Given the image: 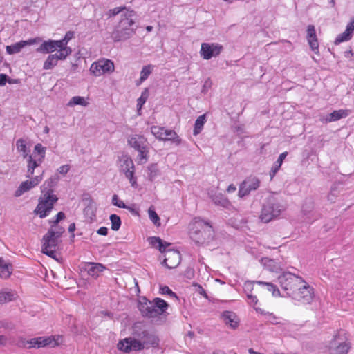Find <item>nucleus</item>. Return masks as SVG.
Returning a JSON list of instances; mask_svg holds the SVG:
<instances>
[{
    "mask_svg": "<svg viewBox=\"0 0 354 354\" xmlns=\"http://www.w3.org/2000/svg\"><path fill=\"white\" fill-rule=\"evenodd\" d=\"M190 239L198 245L215 246L217 245L216 232L211 223L196 217L189 225Z\"/></svg>",
    "mask_w": 354,
    "mask_h": 354,
    "instance_id": "f257e3e1",
    "label": "nucleus"
},
{
    "mask_svg": "<svg viewBox=\"0 0 354 354\" xmlns=\"http://www.w3.org/2000/svg\"><path fill=\"white\" fill-rule=\"evenodd\" d=\"M168 307V303L159 297L154 298L151 301L145 297H142L138 301V308L142 316L147 318L160 317L167 311Z\"/></svg>",
    "mask_w": 354,
    "mask_h": 354,
    "instance_id": "f03ea898",
    "label": "nucleus"
},
{
    "mask_svg": "<svg viewBox=\"0 0 354 354\" xmlns=\"http://www.w3.org/2000/svg\"><path fill=\"white\" fill-rule=\"evenodd\" d=\"M136 12L133 10L127 11L121 15V19L111 33V38L118 42L126 40L135 34L136 28H134L135 21L133 17Z\"/></svg>",
    "mask_w": 354,
    "mask_h": 354,
    "instance_id": "7ed1b4c3",
    "label": "nucleus"
},
{
    "mask_svg": "<svg viewBox=\"0 0 354 354\" xmlns=\"http://www.w3.org/2000/svg\"><path fill=\"white\" fill-rule=\"evenodd\" d=\"M285 210V205L277 197L269 196L262 205L259 219L264 223H269L279 218Z\"/></svg>",
    "mask_w": 354,
    "mask_h": 354,
    "instance_id": "20e7f679",
    "label": "nucleus"
},
{
    "mask_svg": "<svg viewBox=\"0 0 354 354\" xmlns=\"http://www.w3.org/2000/svg\"><path fill=\"white\" fill-rule=\"evenodd\" d=\"M132 335L142 344L146 349L156 347L159 344L158 337L142 322L134 324Z\"/></svg>",
    "mask_w": 354,
    "mask_h": 354,
    "instance_id": "39448f33",
    "label": "nucleus"
},
{
    "mask_svg": "<svg viewBox=\"0 0 354 354\" xmlns=\"http://www.w3.org/2000/svg\"><path fill=\"white\" fill-rule=\"evenodd\" d=\"M127 142L131 147L138 152V163H146L149 157L150 149L147 138L142 135L132 134L127 138Z\"/></svg>",
    "mask_w": 354,
    "mask_h": 354,
    "instance_id": "423d86ee",
    "label": "nucleus"
},
{
    "mask_svg": "<svg viewBox=\"0 0 354 354\" xmlns=\"http://www.w3.org/2000/svg\"><path fill=\"white\" fill-rule=\"evenodd\" d=\"M278 281L281 288L290 297H292L294 292L298 289V287L305 283V281L301 277L289 272H285L280 274L278 277Z\"/></svg>",
    "mask_w": 354,
    "mask_h": 354,
    "instance_id": "0eeeda50",
    "label": "nucleus"
},
{
    "mask_svg": "<svg viewBox=\"0 0 354 354\" xmlns=\"http://www.w3.org/2000/svg\"><path fill=\"white\" fill-rule=\"evenodd\" d=\"M351 348L344 330H338L330 342L328 351L330 354H348Z\"/></svg>",
    "mask_w": 354,
    "mask_h": 354,
    "instance_id": "6e6552de",
    "label": "nucleus"
},
{
    "mask_svg": "<svg viewBox=\"0 0 354 354\" xmlns=\"http://www.w3.org/2000/svg\"><path fill=\"white\" fill-rule=\"evenodd\" d=\"M57 201L58 198L55 194L41 193L34 213L39 215L41 218H46L50 213Z\"/></svg>",
    "mask_w": 354,
    "mask_h": 354,
    "instance_id": "1a4fd4ad",
    "label": "nucleus"
},
{
    "mask_svg": "<svg viewBox=\"0 0 354 354\" xmlns=\"http://www.w3.org/2000/svg\"><path fill=\"white\" fill-rule=\"evenodd\" d=\"M60 239L54 235L53 228L50 227L41 239V252L57 260L56 250Z\"/></svg>",
    "mask_w": 354,
    "mask_h": 354,
    "instance_id": "9d476101",
    "label": "nucleus"
},
{
    "mask_svg": "<svg viewBox=\"0 0 354 354\" xmlns=\"http://www.w3.org/2000/svg\"><path fill=\"white\" fill-rule=\"evenodd\" d=\"M314 296L313 288L305 282L298 287L292 298L303 304H309L312 302Z\"/></svg>",
    "mask_w": 354,
    "mask_h": 354,
    "instance_id": "9b49d317",
    "label": "nucleus"
},
{
    "mask_svg": "<svg viewBox=\"0 0 354 354\" xmlns=\"http://www.w3.org/2000/svg\"><path fill=\"white\" fill-rule=\"evenodd\" d=\"M260 185V179L255 176L250 175L239 185L238 195L240 198H244L248 196L251 192L258 189Z\"/></svg>",
    "mask_w": 354,
    "mask_h": 354,
    "instance_id": "f8f14e48",
    "label": "nucleus"
},
{
    "mask_svg": "<svg viewBox=\"0 0 354 354\" xmlns=\"http://www.w3.org/2000/svg\"><path fill=\"white\" fill-rule=\"evenodd\" d=\"M114 71L113 62L107 59H102L93 63L90 67L91 73L95 77L105 73H110Z\"/></svg>",
    "mask_w": 354,
    "mask_h": 354,
    "instance_id": "ddd939ff",
    "label": "nucleus"
},
{
    "mask_svg": "<svg viewBox=\"0 0 354 354\" xmlns=\"http://www.w3.org/2000/svg\"><path fill=\"white\" fill-rule=\"evenodd\" d=\"M223 49V46L218 43H202L200 55L204 59L208 60L218 57Z\"/></svg>",
    "mask_w": 354,
    "mask_h": 354,
    "instance_id": "4468645a",
    "label": "nucleus"
},
{
    "mask_svg": "<svg viewBox=\"0 0 354 354\" xmlns=\"http://www.w3.org/2000/svg\"><path fill=\"white\" fill-rule=\"evenodd\" d=\"M118 348L125 353H129L131 351H138L146 349L142 344L133 336V337H127L120 341L118 344Z\"/></svg>",
    "mask_w": 354,
    "mask_h": 354,
    "instance_id": "2eb2a0df",
    "label": "nucleus"
},
{
    "mask_svg": "<svg viewBox=\"0 0 354 354\" xmlns=\"http://www.w3.org/2000/svg\"><path fill=\"white\" fill-rule=\"evenodd\" d=\"M120 162L121 171L129 179L131 185L134 187L136 184V178L134 177V164L132 159L126 156L120 159Z\"/></svg>",
    "mask_w": 354,
    "mask_h": 354,
    "instance_id": "dca6fc26",
    "label": "nucleus"
},
{
    "mask_svg": "<svg viewBox=\"0 0 354 354\" xmlns=\"http://www.w3.org/2000/svg\"><path fill=\"white\" fill-rule=\"evenodd\" d=\"M44 171L39 175L35 176V177L30 178V180H27L22 182L18 187L15 192V196H21L25 192L30 190L32 188L36 187L43 179Z\"/></svg>",
    "mask_w": 354,
    "mask_h": 354,
    "instance_id": "f3484780",
    "label": "nucleus"
},
{
    "mask_svg": "<svg viewBox=\"0 0 354 354\" xmlns=\"http://www.w3.org/2000/svg\"><path fill=\"white\" fill-rule=\"evenodd\" d=\"M180 263V254L178 251L174 250H168L165 254V258L162 261L169 269L176 268Z\"/></svg>",
    "mask_w": 354,
    "mask_h": 354,
    "instance_id": "a211bd4d",
    "label": "nucleus"
},
{
    "mask_svg": "<svg viewBox=\"0 0 354 354\" xmlns=\"http://www.w3.org/2000/svg\"><path fill=\"white\" fill-rule=\"evenodd\" d=\"M41 41V39L39 37L30 39L26 41L21 40V41L17 42L12 45L7 46H6V52L9 55L16 54V53H19L22 50V48H25L26 46L35 44Z\"/></svg>",
    "mask_w": 354,
    "mask_h": 354,
    "instance_id": "6ab92c4d",
    "label": "nucleus"
},
{
    "mask_svg": "<svg viewBox=\"0 0 354 354\" xmlns=\"http://www.w3.org/2000/svg\"><path fill=\"white\" fill-rule=\"evenodd\" d=\"M50 344H53V346H56L57 344L55 342V340L53 337H39L37 338H32L29 340V346H28L29 348H41L45 347L46 346H49Z\"/></svg>",
    "mask_w": 354,
    "mask_h": 354,
    "instance_id": "aec40b11",
    "label": "nucleus"
},
{
    "mask_svg": "<svg viewBox=\"0 0 354 354\" xmlns=\"http://www.w3.org/2000/svg\"><path fill=\"white\" fill-rule=\"evenodd\" d=\"M222 318L225 324L232 329H236L239 324V319L235 313L232 311H224L222 314Z\"/></svg>",
    "mask_w": 354,
    "mask_h": 354,
    "instance_id": "412c9836",
    "label": "nucleus"
},
{
    "mask_svg": "<svg viewBox=\"0 0 354 354\" xmlns=\"http://www.w3.org/2000/svg\"><path fill=\"white\" fill-rule=\"evenodd\" d=\"M307 35L306 39L308 40V44L311 48V50L315 52L316 50H318L319 44L318 40L316 35L315 28L314 25H308L307 26Z\"/></svg>",
    "mask_w": 354,
    "mask_h": 354,
    "instance_id": "4be33fe9",
    "label": "nucleus"
},
{
    "mask_svg": "<svg viewBox=\"0 0 354 354\" xmlns=\"http://www.w3.org/2000/svg\"><path fill=\"white\" fill-rule=\"evenodd\" d=\"M66 58L62 53L50 54L45 60L43 68L44 70H50L57 65L59 60H64Z\"/></svg>",
    "mask_w": 354,
    "mask_h": 354,
    "instance_id": "5701e85b",
    "label": "nucleus"
},
{
    "mask_svg": "<svg viewBox=\"0 0 354 354\" xmlns=\"http://www.w3.org/2000/svg\"><path fill=\"white\" fill-rule=\"evenodd\" d=\"M59 177L57 174H55L48 179H47L41 186V193H50L53 194L54 187L57 185Z\"/></svg>",
    "mask_w": 354,
    "mask_h": 354,
    "instance_id": "b1692460",
    "label": "nucleus"
},
{
    "mask_svg": "<svg viewBox=\"0 0 354 354\" xmlns=\"http://www.w3.org/2000/svg\"><path fill=\"white\" fill-rule=\"evenodd\" d=\"M105 269L106 267L99 263H88L86 268L88 274L95 279H97Z\"/></svg>",
    "mask_w": 354,
    "mask_h": 354,
    "instance_id": "393cba45",
    "label": "nucleus"
},
{
    "mask_svg": "<svg viewBox=\"0 0 354 354\" xmlns=\"http://www.w3.org/2000/svg\"><path fill=\"white\" fill-rule=\"evenodd\" d=\"M27 162V174L26 177L27 178H31L34 177V171L35 169L39 167V166L43 162H39V160L34 158L33 155H30V156H28L26 158Z\"/></svg>",
    "mask_w": 354,
    "mask_h": 354,
    "instance_id": "a878e982",
    "label": "nucleus"
},
{
    "mask_svg": "<svg viewBox=\"0 0 354 354\" xmlns=\"http://www.w3.org/2000/svg\"><path fill=\"white\" fill-rule=\"evenodd\" d=\"M12 272V264L6 262L3 257H0V277L2 279H8L11 275Z\"/></svg>",
    "mask_w": 354,
    "mask_h": 354,
    "instance_id": "bb28decb",
    "label": "nucleus"
},
{
    "mask_svg": "<svg viewBox=\"0 0 354 354\" xmlns=\"http://www.w3.org/2000/svg\"><path fill=\"white\" fill-rule=\"evenodd\" d=\"M56 50L53 40L44 41L36 50L37 53L48 54L55 52Z\"/></svg>",
    "mask_w": 354,
    "mask_h": 354,
    "instance_id": "cd10ccee",
    "label": "nucleus"
},
{
    "mask_svg": "<svg viewBox=\"0 0 354 354\" xmlns=\"http://www.w3.org/2000/svg\"><path fill=\"white\" fill-rule=\"evenodd\" d=\"M56 50H58L57 53H62L64 56L67 57L72 52L70 47H67V44L64 39L53 40Z\"/></svg>",
    "mask_w": 354,
    "mask_h": 354,
    "instance_id": "c85d7f7f",
    "label": "nucleus"
},
{
    "mask_svg": "<svg viewBox=\"0 0 354 354\" xmlns=\"http://www.w3.org/2000/svg\"><path fill=\"white\" fill-rule=\"evenodd\" d=\"M254 309L257 313H259L266 316L268 323L273 325L283 324L281 322L279 321L280 318L277 317L274 313L266 312L264 310H262L260 308H254Z\"/></svg>",
    "mask_w": 354,
    "mask_h": 354,
    "instance_id": "c756f323",
    "label": "nucleus"
},
{
    "mask_svg": "<svg viewBox=\"0 0 354 354\" xmlns=\"http://www.w3.org/2000/svg\"><path fill=\"white\" fill-rule=\"evenodd\" d=\"M287 155H288L287 151L283 152L282 153H281L279 155V156L278 157V159L274 162V164L271 168V170L270 171V176L271 180L274 177L276 174L279 170V169H280L284 159L287 156Z\"/></svg>",
    "mask_w": 354,
    "mask_h": 354,
    "instance_id": "7c9ffc66",
    "label": "nucleus"
},
{
    "mask_svg": "<svg viewBox=\"0 0 354 354\" xmlns=\"http://www.w3.org/2000/svg\"><path fill=\"white\" fill-rule=\"evenodd\" d=\"M163 133L164 141H171L176 145H179L181 143L182 140L175 131L165 129Z\"/></svg>",
    "mask_w": 354,
    "mask_h": 354,
    "instance_id": "2f4dec72",
    "label": "nucleus"
},
{
    "mask_svg": "<svg viewBox=\"0 0 354 354\" xmlns=\"http://www.w3.org/2000/svg\"><path fill=\"white\" fill-rule=\"evenodd\" d=\"M16 148L18 152L21 153L23 158L30 156V149L27 147L26 140L19 138L16 141Z\"/></svg>",
    "mask_w": 354,
    "mask_h": 354,
    "instance_id": "473e14b6",
    "label": "nucleus"
},
{
    "mask_svg": "<svg viewBox=\"0 0 354 354\" xmlns=\"http://www.w3.org/2000/svg\"><path fill=\"white\" fill-rule=\"evenodd\" d=\"M46 147H44L41 143L35 145L33 151V157L36 158V154L39 156L37 158L39 162H44L46 156Z\"/></svg>",
    "mask_w": 354,
    "mask_h": 354,
    "instance_id": "72a5a7b5",
    "label": "nucleus"
},
{
    "mask_svg": "<svg viewBox=\"0 0 354 354\" xmlns=\"http://www.w3.org/2000/svg\"><path fill=\"white\" fill-rule=\"evenodd\" d=\"M149 96V91L147 88H145L141 93L140 97L137 100V112L138 115H140V111L143 106V105L147 102V99Z\"/></svg>",
    "mask_w": 354,
    "mask_h": 354,
    "instance_id": "f704fd0d",
    "label": "nucleus"
},
{
    "mask_svg": "<svg viewBox=\"0 0 354 354\" xmlns=\"http://www.w3.org/2000/svg\"><path fill=\"white\" fill-rule=\"evenodd\" d=\"M346 116V113L344 110H338L334 111L331 113L328 114L326 118L324 119L326 122H330L333 121H337L341 118H343Z\"/></svg>",
    "mask_w": 354,
    "mask_h": 354,
    "instance_id": "c9c22d12",
    "label": "nucleus"
},
{
    "mask_svg": "<svg viewBox=\"0 0 354 354\" xmlns=\"http://www.w3.org/2000/svg\"><path fill=\"white\" fill-rule=\"evenodd\" d=\"M206 122V116L205 114L200 115L195 121L193 133L196 136L199 134L204 126V124Z\"/></svg>",
    "mask_w": 354,
    "mask_h": 354,
    "instance_id": "e433bc0d",
    "label": "nucleus"
},
{
    "mask_svg": "<svg viewBox=\"0 0 354 354\" xmlns=\"http://www.w3.org/2000/svg\"><path fill=\"white\" fill-rule=\"evenodd\" d=\"M261 262L267 269L272 272L277 271L279 268L277 262L274 259L264 257L262 258Z\"/></svg>",
    "mask_w": 354,
    "mask_h": 354,
    "instance_id": "4c0bfd02",
    "label": "nucleus"
},
{
    "mask_svg": "<svg viewBox=\"0 0 354 354\" xmlns=\"http://www.w3.org/2000/svg\"><path fill=\"white\" fill-rule=\"evenodd\" d=\"M212 201L214 204L224 207H226L230 205L229 200L221 194L212 196Z\"/></svg>",
    "mask_w": 354,
    "mask_h": 354,
    "instance_id": "58836bf2",
    "label": "nucleus"
},
{
    "mask_svg": "<svg viewBox=\"0 0 354 354\" xmlns=\"http://www.w3.org/2000/svg\"><path fill=\"white\" fill-rule=\"evenodd\" d=\"M257 283L266 286L268 290L272 292L273 296H280V291L276 285L261 281H257Z\"/></svg>",
    "mask_w": 354,
    "mask_h": 354,
    "instance_id": "ea45409f",
    "label": "nucleus"
},
{
    "mask_svg": "<svg viewBox=\"0 0 354 354\" xmlns=\"http://www.w3.org/2000/svg\"><path fill=\"white\" fill-rule=\"evenodd\" d=\"M88 104V103L85 100L84 97L81 96L73 97L68 103V106H73L75 105L86 106Z\"/></svg>",
    "mask_w": 354,
    "mask_h": 354,
    "instance_id": "a19ab883",
    "label": "nucleus"
},
{
    "mask_svg": "<svg viewBox=\"0 0 354 354\" xmlns=\"http://www.w3.org/2000/svg\"><path fill=\"white\" fill-rule=\"evenodd\" d=\"M14 298L15 295L12 291L3 290L0 292V304L11 301Z\"/></svg>",
    "mask_w": 354,
    "mask_h": 354,
    "instance_id": "79ce46f5",
    "label": "nucleus"
},
{
    "mask_svg": "<svg viewBox=\"0 0 354 354\" xmlns=\"http://www.w3.org/2000/svg\"><path fill=\"white\" fill-rule=\"evenodd\" d=\"M165 130V127H159V126H152L151 127V131L152 134L159 140H163L164 139V131Z\"/></svg>",
    "mask_w": 354,
    "mask_h": 354,
    "instance_id": "37998d69",
    "label": "nucleus"
},
{
    "mask_svg": "<svg viewBox=\"0 0 354 354\" xmlns=\"http://www.w3.org/2000/svg\"><path fill=\"white\" fill-rule=\"evenodd\" d=\"M154 66L153 65L144 66L140 72V82L146 80L150 74L152 73V69Z\"/></svg>",
    "mask_w": 354,
    "mask_h": 354,
    "instance_id": "c03bdc74",
    "label": "nucleus"
},
{
    "mask_svg": "<svg viewBox=\"0 0 354 354\" xmlns=\"http://www.w3.org/2000/svg\"><path fill=\"white\" fill-rule=\"evenodd\" d=\"M109 218L111 223V229L114 231H118L121 226V219L120 216L117 214H111Z\"/></svg>",
    "mask_w": 354,
    "mask_h": 354,
    "instance_id": "a18cd8bd",
    "label": "nucleus"
},
{
    "mask_svg": "<svg viewBox=\"0 0 354 354\" xmlns=\"http://www.w3.org/2000/svg\"><path fill=\"white\" fill-rule=\"evenodd\" d=\"M351 37H352V35H351L349 33H348L345 30L344 32L337 35L334 43L335 45H338L342 42L350 40L351 39Z\"/></svg>",
    "mask_w": 354,
    "mask_h": 354,
    "instance_id": "49530a36",
    "label": "nucleus"
},
{
    "mask_svg": "<svg viewBox=\"0 0 354 354\" xmlns=\"http://www.w3.org/2000/svg\"><path fill=\"white\" fill-rule=\"evenodd\" d=\"M149 216L150 220L156 225L159 226L160 225V218L156 211L154 210L153 207H150L149 210Z\"/></svg>",
    "mask_w": 354,
    "mask_h": 354,
    "instance_id": "de8ad7c7",
    "label": "nucleus"
},
{
    "mask_svg": "<svg viewBox=\"0 0 354 354\" xmlns=\"http://www.w3.org/2000/svg\"><path fill=\"white\" fill-rule=\"evenodd\" d=\"M149 179L153 181L158 174V169L156 164H151L148 167Z\"/></svg>",
    "mask_w": 354,
    "mask_h": 354,
    "instance_id": "09e8293b",
    "label": "nucleus"
},
{
    "mask_svg": "<svg viewBox=\"0 0 354 354\" xmlns=\"http://www.w3.org/2000/svg\"><path fill=\"white\" fill-rule=\"evenodd\" d=\"M112 203L113 205L117 206L120 208L130 209L131 207L127 206L124 204V203L120 200H119L117 194H114L112 197Z\"/></svg>",
    "mask_w": 354,
    "mask_h": 354,
    "instance_id": "8fccbe9b",
    "label": "nucleus"
},
{
    "mask_svg": "<svg viewBox=\"0 0 354 354\" xmlns=\"http://www.w3.org/2000/svg\"><path fill=\"white\" fill-rule=\"evenodd\" d=\"M339 191L338 189L334 186L332 187L330 191V193L328 195V200L330 201L331 203L335 202V198L339 195Z\"/></svg>",
    "mask_w": 354,
    "mask_h": 354,
    "instance_id": "3c124183",
    "label": "nucleus"
},
{
    "mask_svg": "<svg viewBox=\"0 0 354 354\" xmlns=\"http://www.w3.org/2000/svg\"><path fill=\"white\" fill-rule=\"evenodd\" d=\"M65 218V214L63 212H59L56 215L55 220L50 221V227H54L58 225L59 222Z\"/></svg>",
    "mask_w": 354,
    "mask_h": 354,
    "instance_id": "603ef678",
    "label": "nucleus"
},
{
    "mask_svg": "<svg viewBox=\"0 0 354 354\" xmlns=\"http://www.w3.org/2000/svg\"><path fill=\"white\" fill-rule=\"evenodd\" d=\"M160 292L162 295H169L172 297H175L178 299V297L175 292H174L168 286H160Z\"/></svg>",
    "mask_w": 354,
    "mask_h": 354,
    "instance_id": "864d4df0",
    "label": "nucleus"
},
{
    "mask_svg": "<svg viewBox=\"0 0 354 354\" xmlns=\"http://www.w3.org/2000/svg\"><path fill=\"white\" fill-rule=\"evenodd\" d=\"M53 231L54 232V235L60 239L62 234L65 232V229L64 227L57 225L55 227H53Z\"/></svg>",
    "mask_w": 354,
    "mask_h": 354,
    "instance_id": "5fc2aeb1",
    "label": "nucleus"
},
{
    "mask_svg": "<svg viewBox=\"0 0 354 354\" xmlns=\"http://www.w3.org/2000/svg\"><path fill=\"white\" fill-rule=\"evenodd\" d=\"M15 344L19 348H26L27 345L29 346V340H26L25 338L22 337H19L17 339Z\"/></svg>",
    "mask_w": 354,
    "mask_h": 354,
    "instance_id": "6e6d98bb",
    "label": "nucleus"
},
{
    "mask_svg": "<svg viewBox=\"0 0 354 354\" xmlns=\"http://www.w3.org/2000/svg\"><path fill=\"white\" fill-rule=\"evenodd\" d=\"M125 7H115L113 9H110L108 11V16L109 17H114L119 14L120 12H122L123 10H125Z\"/></svg>",
    "mask_w": 354,
    "mask_h": 354,
    "instance_id": "4d7b16f0",
    "label": "nucleus"
},
{
    "mask_svg": "<svg viewBox=\"0 0 354 354\" xmlns=\"http://www.w3.org/2000/svg\"><path fill=\"white\" fill-rule=\"evenodd\" d=\"M162 239L158 236H151L149 238V243L154 248H158V245L161 244Z\"/></svg>",
    "mask_w": 354,
    "mask_h": 354,
    "instance_id": "13d9d810",
    "label": "nucleus"
},
{
    "mask_svg": "<svg viewBox=\"0 0 354 354\" xmlns=\"http://www.w3.org/2000/svg\"><path fill=\"white\" fill-rule=\"evenodd\" d=\"M254 283H257V281H248L245 282L244 286H243V290H244L245 292H246V294L252 292V291L253 290V288H254Z\"/></svg>",
    "mask_w": 354,
    "mask_h": 354,
    "instance_id": "bf43d9fd",
    "label": "nucleus"
},
{
    "mask_svg": "<svg viewBox=\"0 0 354 354\" xmlns=\"http://www.w3.org/2000/svg\"><path fill=\"white\" fill-rule=\"evenodd\" d=\"M246 295L250 305L254 306L258 303L257 297L255 295H253L252 292L247 293Z\"/></svg>",
    "mask_w": 354,
    "mask_h": 354,
    "instance_id": "052dcab7",
    "label": "nucleus"
},
{
    "mask_svg": "<svg viewBox=\"0 0 354 354\" xmlns=\"http://www.w3.org/2000/svg\"><path fill=\"white\" fill-rule=\"evenodd\" d=\"M171 244L169 243H167L166 241H163L162 240L161 241V244H159L158 245V250L161 252V253H167V252L168 250H167V248L168 246H169Z\"/></svg>",
    "mask_w": 354,
    "mask_h": 354,
    "instance_id": "680f3d73",
    "label": "nucleus"
},
{
    "mask_svg": "<svg viewBox=\"0 0 354 354\" xmlns=\"http://www.w3.org/2000/svg\"><path fill=\"white\" fill-rule=\"evenodd\" d=\"M212 86V81L209 78L206 80L203 84L201 92L206 93Z\"/></svg>",
    "mask_w": 354,
    "mask_h": 354,
    "instance_id": "e2e57ef3",
    "label": "nucleus"
},
{
    "mask_svg": "<svg viewBox=\"0 0 354 354\" xmlns=\"http://www.w3.org/2000/svg\"><path fill=\"white\" fill-rule=\"evenodd\" d=\"M346 31L349 33L351 35H353L354 31V17L351 19V21L347 24Z\"/></svg>",
    "mask_w": 354,
    "mask_h": 354,
    "instance_id": "0e129e2a",
    "label": "nucleus"
},
{
    "mask_svg": "<svg viewBox=\"0 0 354 354\" xmlns=\"http://www.w3.org/2000/svg\"><path fill=\"white\" fill-rule=\"evenodd\" d=\"M69 169H70V166L68 165H64L59 167L57 169V172L62 175H65L68 173Z\"/></svg>",
    "mask_w": 354,
    "mask_h": 354,
    "instance_id": "69168bd1",
    "label": "nucleus"
},
{
    "mask_svg": "<svg viewBox=\"0 0 354 354\" xmlns=\"http://www.w3.org/2000/svg\"><path fill=\"white\" fill-rule=\"evenodd\" d=\"M8 80V76L6 74H0V86H4Z\"/></svg>",
    "mask_w": 354,
    "mask_h": 354,
    "instance_id": "338daca9",
    "label": "nucleus"
},
{
    "mask_svg": "<svg viewBox=\"0 0 354 354\" xmlns=\"http://www.w3.org/2000/svg\"><path fill=\"white\" fill-rule=\"evenodd\" d=\"M73 32L68 31L66 33L64 37L63 38L64 41L68 44V42L73 37Z\"/></svg>",
    "mask_w": 354,
    "mask_h": 354,
    "instance_id": "774afa93",
    "label": "nucleus"
}]
</instances>
